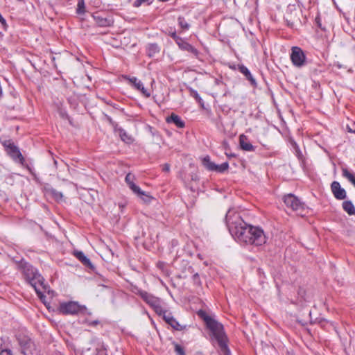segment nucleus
<instances>
[{
  "mask_svg": "<svg viewBox=\"0 0 355 355\" xmlns=\"http://www.w3.org/2000/svg\"><path fill=\"white\" fill-rule=\"evenodd\" d=\"M225 221L232 236L241 243L250 245V232L252 225L246 223L239 213L229 209L225 216Z\"/></svg>",
  "mask_w": 355,
  "mask_h": 355,
  "instance_id": "nucleus-1",
  "label": "nucleus"
},
{
  "mask_svg": "<svg viewBox=\"0 0 355 355\" xmlns=\"http://www.w3.org/2000/svg\"><path fill=\"white\" fill-rule=\"evenodd\" d=\"M197 314L205 321L207 329H209L211 333V339H214L217 342L220 352L223 355H230V350L227 346V338L224 331L223 324L209 316L203 310H199Z\"/></svg>",
  "mask_w": 355,
  "mask_h": 355,
  "instance_id": "nucleus-2",
  "label": "nucleus"
},
{
  "mask_svg": "<svg viewBox=\"0 0 355 355\" xmlns=\"http://www.w3.org/2000/svg\"><path fill=\"white\" fill-rule=\"evenodd\" d=\"M24 275L27 282L35 289L37 296L42 300L45 297L44 293L46 288L44 283L43 277L31 266L24 268Z\"/></svg>",
  "mask_w": 355,
  "mask_h": 355,
  "instance_id": "nucleus-3",
  "label": "nucleus"
},
{
  "mask_svg": "<svg viewBox=\"0 0 355 355\" xmlns=\"http://www.w3.org/2000/svg\"><path fill=\"white\" fill-rule=\"evenodd\" d=\"M284 202L286 206L295 211L297 215L303 216L307 214V207L297 197L289 193L284 196Z\"/></svg>",
  "mask_w": 355,
  "mask_h": 355,
  "instance_id": "nucleus-4",
  "label": "nucleus"
},
{
  "mask_svg": "<svg viewBox=\"0 0 355 355\" xmlns=\"http://www.w3.org/2000/svg\"><path fill=\"white\" fill-rule=\"evenodd\" d=\"M1 144L4 147L6 153L12 158V159L21 164H24L25 159L20 152L19 148L14 144L11 139L1 141Z\"/></svg>",
  "mask_w": 355,
  "mask_h": 355,
  "instance_id": "nucleus-5",
  "label": "nucleus"
},
{
  "mask_svg": "<svg viewBox=\"0 0 355 355\" xmlns=\"http://www.w3.org/2000/svg\"><path fill=\"white\" fill-rule=\"evenodd\" d=\"M59 310L60 313L64 315H75L87 311L85 306L80 305L77 302L73 301L61 303Z\"/></svg>",
  "mask_w": 355,
  "mask_h": 355,
  "instance_id": "nucleus-6",
  "label": "nucleus"
},
{
  "mask_svg": "<svg viewBox=\"0 0 355 355\" xmlns=\"http://www.w3.org/2000/svg\"><path fill=\"white\" fill-rule=\"evenodd\" d=\"M290 58L293 66L301 68L306 64V57L303 50L298 46L291 48Z\"/></svg>",
  "mask_w": 355,
  "mask_h": 355,
  "instance_id": "nucleus-7",
  "label": "nucleus"
},
{
  "mask_svg": "<svg viewBox=\"0 0 355 355\" xmlns=\"http://www.w3.org/2000/svg\"><path fill=\"white\" fill-rule=\"evenodd\" d=\"M250 234V245L260 246L266 243L267 238L261 228L252 225V230Z\"/></svg>",
  "mask_w": 355,
  "mask_h": 355,
  "instance_id": "nucleus-8",
  "label": "nucleus"
},
{
  "mask_svg": "<svg viewBox=\"0 0 355 355\" xmlns=\"http://www.w3.org/2000/svg\"><path fill=\"white\" fill-rule=\"evenodd\" d=\"M136 291H134L137 295H139L142 300L148 304L152 309L157 305L159 303L162 302L161 300L153 295L148 292L139 289L137 288H135Z\"/></svg>",
  "mask_w": 355,
  "mask_h": 355,
  "instance_id": "nucleus-9",
  "label": "nucleus"
},
{
  "mask_svg": "<svg viewBox=\"0 0 355 355\" xmlns=\"http://www.w3.org/2000/svg\"><path fill=\"white\" fill-rule=\"evenodd\" d=\"M331 192L337 200H344L347 197L346 191L341 187L340 183L337 181H334L331 184Z\"/></svg>",
  "mask_w": 355,
  "mask_h": 355,
  "instance_id": "nucleus-10",
  "label": "nucleus"
},
{
  "mask_svg": "<svg viewBox=\"0 0 355 355\" xmlns=\"http://www.w3.org/2000/svg\"><path fill=\"white\" fill-rule=\"evenodd\" d=\"M127 79L137 90L139 91L146 98H149L150 96V92L144 87V84L141 80L137 79L136 77H129Z\"/></svg>",
  "mask_w": 355,
  "mask_h": 355,
  "instance_id": "nucleus-11",
  "label": "nucleus"
},
{
  "mask_svg": "<svg viewBox=\"0 0 355 355\" xmlns=\"http://www.w3.org/2000/svg\"><path fill=\"white\" fill-rule=\"evenodd\" d=\"M164 321L168 324L173 329L177 331H182L186 328V326L181 325L175 318L172 315L171 313L168 315H164Z\"/></svg>",
  "mask_w": 355,
  "mask_h": 355,
  "instance_id": "nucleus-12",
  "label": "nucleus"
},
{
  "mask_svg": "<svg viewBox=\"0 0 355 355\" xmlns=\"http://www.w3.org/2000/svg\"><path fill=\"white\" fill-rule=\"evenodd\" d=\"M178 46L181 50L190 52L192 54H193L196 57H198L199 55V51L191 44L185 41L184 39L180 40V42H178Z\"/></svg>",
  "mask_w": 355,
  "mask_h": 355,
  "instance_id": "nucleus-13",
  "label": "nucleus"
},
{
  "mask_svg": "<svg viewBox=\"0 0 355 355\" xmlns=\"http://www.w3.org/2000/svg\"><path fill=\"white\" fill-rule=\"evenodd\" d=\"M239 144L241 149L245 151L253 152L255 150V147L252 145L248 137L244 135L239 136Z\"/></svg>",
  "mask_w": 355,
  "mask_h": 355,
  "instance_id": "nucleus-14",
  "label": "nucleus"
},
{
  "mask_svg": "<svg viewBox=\"0 0 355 355\" xmlns=\"http://www.w3.org/2000/svg\"><path fill=\"white\" fill-rule=\"evenodd\" d=\"M166 121L168 123H174L179 128H182L185 126V123L182 119L174 113H172L169 116L166 117Z\"/></svg>",
  "mask_w": 355,
  "mask_h": 355,
  "instance_id": "nucleus-15",
  "label": "nucleus"
},
{
  "mask_svg": "<svg viewBox=\"0 0 355 355\" xmlns=\"http://www.w3.org/2000/svg\"><path fill=\"white\" fill-rule=\"evenodd\" d=\"M75 257L85 266L89 268H93L94 266L90 261L89 259L87 258L85 254L82 251H75L74 252Z\"/></svg>",
  "mask_w": 355,
  "mask_h": 355,
  "instance_id": "nucleus-16",
  "label": "nucleus"
},
{
  "mask_svg": "<svg viewBox=\"0 0 355 355\" xmlns=\"http://www.w3.org/2000/svg\"><path fill=\"white\" fill-rule=\"evenodd\" d=\"M135 180V175L132 173H128L125 178V181L128 185L129 188L134 193L135 191H138L139 187L136 185L134 183Z\"/></svg>",
  "mask_w": 355,
  "mask_h": 355,
  "instance_id": "nucleus-17",
  "label": "nucleus"
},
{
  "mask_svg": "<svg viewBox=\"0 0 355 355\" xmlns=\"http://www.w3.org/2000/svg\"><path fill=\"white\" fill-rule=\"evenodd\" d=\"M238 69L239 70V71L243 73L245 78L252 84V85H254L256 84V80L255 79L253 78V76H252L250 71H249V69L244 65L243 64H241V65H239L238 67Z\"/></svg>",
  "mask_w": 355,
  "mask_h": 355,
  "instance_id": "nucleus-18",
  "label": "nucleus"
},
{
  "mask_svg": "<svg viewBox=\"0 0 355 355\" xmlns=\"http://www.w3.org/2000/svg\"><path fill=\"white\" fill-rule=\"evenodd\" d=\"M342 207L343 210L349 216L355 215V207L350 200H345L343 202Z\"/></svg>",
  "mask_w": 355,
  "mask_h": 355,
  "instance_id": "nucleus-19",
  "label": "nucleus"
},
{
  "mask_svg": "<svg viewBox=\"0 0 355 355\" xmlns=\"http://www.w3.org/2000/svg\"><path fill=\"white\" fill-rule=\"evenodd\" d=\"M159 51L160 49L157 44H149L146 46V53L150 58L154 57Z\"/></svg>",
  "mask_w": 355,
  "mask_h": 355,
  "instance_id": "nucleus-20",
  "label": "nucleus"
},
{
  "mask_svg": "<svg viewBox=\"0 0 355 355\" xmlns=\"http://www.w3.org/2000/svg\"><path fill=\"white\" fill-rule=\"evenodd\" d=\"M116 130L119 132L122 141L128 144L132 142L133 139L132 137L129 135L124 129L122 128H118Z\"/></svg>",
  "mask_w": 355,
  "mask_h": 355,
  "instance_id": "nucleus-21",
  "label": "nucleus"
},
{
  "mask_svg": "<svg viewBox=\"0 0 355 355\" xmlns=\"http://www.w3.org/2000/svg\"><path fill=\"white\" fill-rule=\"evenodd\" d=\"M134 193H135L145 203H150L153 199V197L142 191L140 188H139L138 191H135Z\"/></svg>",
  "mask_w": 355,
  "mask_h": 355,
  "instance_id": "nucleus-22",
  "label": "nucleus"
},
{
  "mask_svg": "<svg viewBox=\"0 0 355 355\" xmlns=\"http://www.w3.org/2000/svg\"><path fill=\"white\" fill-rule=\"evenodd\" d=\"M203 166L209 171H213L216 164L212 162L209 156H206L202 159Z\"/></svg>",
  "mask_w": 355,
  "mask_h": 355,
  "instance_id": "nucleus-23",
  "label": "nucleus"
},
{
  "mask_svg": "<svg viewBox=\"0 0 355 355\" xmlns=\"http://www.w3.org/2000/svg\"><path fill=\"white\" fill-rule=\"evenodd\" d=\"M153 309L155 311V313L157 315H159V316H162L164 320V315H168L170 313L167 310L163 309V307L162 306V302L159 303L157 305L153 307Z\"/></svg>",
  "mask_w": 355,
  "mask_h": 355,
  "instance_id": "nucleus-24",
  "label": "nucleus"
},
{
  "mask_svg": "<svg viewBox=\"0 0 355 355\" xmlns=\"http://www.w3.org/2000/svg\"><path fill=\"white\" fill-rule=\"evenodd\" d=\"M178 24L180 26V28L183 31H187L189 30L190 25L186 21L184 17H179L178 19Z\"/></svg>",
  "mask_w": 355,
  "mask_h": 355,
  "instance_id": "nucleus-25",
  "label": "nucleus"
},
{
  "mask_svg": "<svg viewBox=\"0 0 355 355\" xmlns=\"http://www.w3.org/2000/svg\"><path fill=\"white\" fill-rule=\"evenodd\" d=\"M48 193L58 201L61 200L63 198L62 193L55 189H49Z\"/></svg>",
  "mask_w": 355,
  "mask_h": 355,
  "instance_id": "nucleus-26",
  "label": "nucleus"
},
{
  "mask_svg": "<svg viewBox=\"0 0 355 355\" xmlns=\"http://www.w3.org/2000/svg\"><path fill=\"white\" fill-rule=\"evenodd\" d=\"M343 175L352 184L355 182V177L353 173H350L347 168H343Z\"/></svg>",
  "mask_w": 355,
  "mask_h": 355,
  "instance_id": "nucleus-27",
  "label": "nucleus"
},
{
  "mask_svg": "<svg viewBox=\"0 0 355 355\" xmlns=\"http://www.w3.org/2000/svg\"><path fill=\"white\" fill-rule=\"evenodd\" d=\"M96 23L100 26H110V21L106 18L101 17L100 16L95 17Z\"/></svg>",
  "mask_w": 355,
  "mask_h": 355,
  "instance_id": "nucleus-28",
  "label": "nucleus"
},
{
  "mask_svg": "<svg viewBox=\"0 0 355 355\" xmlns=\"http://www.w3.org/2000/svg\"><path fill=\"white\" fill-rule=\"evenodd\" d=\"M229 168V164L227 162H224L221 164H216L214 167V170L213 171H216L219 173H223Z\"/></svg>",
  "mask_w": 355,
  "mask_h": 355,
  "instance_id": "nucleus-29",
  "label": "nucleus"
},
{
  "mask_svg": "<svg viewBox=\"0 0 355 355\" xmlns=\"http://www.w3.org/2000/svg\"><path fill=\"white\" fill-rule=\"evenodd\" d=\"M85 12V2L83 0H79L77 5L76 12L82 15Z\"/></svg>",
  "mask_w": 355,
  "mask_h": 355,
  "instance_id": "nucleus-30",
  "label": "nucleus"
},
{
  "mask_svg": "<svg viewBox=\"0 0 355 355\" xmlns=\"http://www.w3.org/2000/svg\"><path fill=\"white\" fill-rule=\"evenodd\" d=\"M190 93L191 96H193L199 103L203 105V101L196 90L190 89Z\"/></svg>",
  "mask_w": 355,
  "mask_h": 355,
  "instance_id": "nucleus-31",
  "label": "nucleus"
},
{
  "mask_svg": "<svg viewBox=\"0 0 355 355\" xmlns=\"http://www.w3.org/2000/svg\"><path fill=\"white\" fill-rule=\"evenodd\" d=\"M174 345H175V352L178 355H186L184 349L181 345L177 344V343H175Z\"/></svg>",
  "mask_w": 355,
  "mask_h": 355,
  "instance_id": "nucleus-32",
  "label": "nucleus"
},
{
  "mask_svg": "<svg viewBox=\"0 0 355 355\" xmlns=\"http://www.w3.org/2000/svg\"><path fill=\"white\" fill-rule=\"evenodd\" d=\"M105 118H106L107 121H108V123H109L111 125H112V126L114 128V129H115V130H116V129L118 128H117L118 125H117V123H116L113 121V119H112V117H110V116H108V115H107V114H105Z\"/></svg>",
  "mask_w": 355,
  "mask_h": 355,
  "instance_id": "nucleus-33",
  "label": "nucleus"
},
{
  "mask_svg": "<svg viewBox=\"0 0 355 355\" xmlns=\"http://www.w3.org/2000/svg\"><path fill=\"white\" fill-rule=\"evenodd\" d=\"M171 37L175 40L177 44H178V42H180V40L182 39L180 37L178 36L175 32L172 33L171 34Z\"/></svg>",
  "mask_w": 355,
  "mask_h": 355,
  "instance_id": "nucleus-34",
  "label": "nucleus"
},
{
  "mask_svg": "<svg viewBox=\"0 0 355 355\" xmlns=\"http://www.w3.org/2000/svg\"><path fill=\"white\" fill-rule=\"evenodd\" d=\"M192 279L193 280L194 283L196 284H200V277H199V275L198 273H195L193 277H192Z\"/></svg>",
  "mask_w": 355,
  "mask_h": 355,
  "instance_id": "nucleus-35",
  "label": "nucleus"
},
{
  "mask_svg": "<svg viewBox=\"0 0 355 355\" xmlns=\"http://www.w3.org/2000/svg\"><path fill=\"white\" fill-rule=\"evenodd\" d=\"M145 2L144 0H135L133 3V6L136 8L139 7L142 3Z\"/></svg>",
  "mask_w": 355,
  "mask_h": 355,
  "instance_id": "nucleus-36",
  "label": "nucleus"
},
{
  "mask_svg": "<svg viewBox=\"0 0 355 355\" xmlns=\"http://www.w3.org/2000/svg\"><path fill=\"white\" fill-rule=\"evenodd\" d=\"M0 355H12V354L10 349H3L1 352Z\"/></svg>",
  "mask_w": 355,
  "mask_h": 355,
  "instance_id": "nucleus-37",
  "label": "nucleus"
},
{
  "mask_svg": "<svg viewBox=\"0 0 355 355\" xmlns=\"http://www.w3.org/2000/svg\"><path fill=\"white\" fill-rule=\"evenodd\" d=\"M170 170V166L168 164H165L162 167V171L164 172H168Z\"/></svg>",
  "mask_w": 355,
  "mask_h": 355,
  "instance_id": "nucleus-38",
  "label": "nucleus"
},
{
  "mask_svg": "<svg viewBox=\"0 0 355 355\" xmlns=\"http://www.w3.org/2000/svg\"><path fill=\"white\" fill-rule=\"evenodd\" d=\"M19 343L21 345L26 346V345L31 344V340H28L25 341L24 343H23L22 341L20 340Z\"/></svg>",
  "mask_w": 355,
  "mask_h": 355,
  "instance_id": "nucleus-39",
  "label": "nucleus"
},
{
  "mask_svg": "<svg viewBox=\"0 0 355 355\" xmlns=\"http://www.w3.org/2000/svg\"><path fill=\"white\" fill-rule=\"evenodd\" d=\"M98 322H98V320H94V321L91 322L89 323V324L93 325V326H95V325L98 324Z\"/></svg>",
  "mask_w": 355,
  "mask_h": 355,
  "instance_id": "nucleus-40",
  "label": "nucleus"
},
{
  "mask_svg": "<svg viewBox=\"0 0 355 355\" xmlns=\"http://www.w3.org/2000/svg\"><path fill=\"white\" fill-rule=\"evenodd\" d=\"M350 132H352L355 134V130H350Z\"/></svg>",
  "mask_w": 355,
  "mask_h": 355,
  "instance_id": "nucleus-41",
  "label": "nucleus"
},
{
  "mask_svg": "<svg viewBox=\"0 0 355 355\" xmlns=\"http://www.w3.org/2000/svg\"><path fill=\"white\" fill-rule=\"evenodd\" d=\"M353 185L355 187V182H354Z\"/></svg>",
  "mask_w": 355,
  "mask_h": 355,
  "instance_id": "nucleus-42",
  "label": "nucleus"
}]
</instances>
